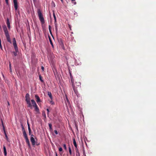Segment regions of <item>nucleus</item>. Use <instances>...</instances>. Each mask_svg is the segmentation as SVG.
Masks as SVG:
<instances>
[{"instance_id": "nucleus-1", "label": "nucleus", "mask_w": 156, "mask_h": 156, "mask_svg": "<svg viewBox=\"0 0 156 156\" xmlns=\"http://www.w3.org/2000/svg\"><path fill=\"white\" fill-rule=\"evenodd\" d=\"M2 28L7 41L11 44L12 42L6 26L5 25L3 26Z\"/></svg>"}, {"instance_id": "nucleus-2", "label": "nucleus", "mask_w": 156, "mask_h": 156, "mask_svg": "<svg viewBox=\"0 0 156 156\" xmlns=\"http://www.w3.org/2000/svg\"><path fill=\"white\" fill-rule=\"evenodd\" d=\"M37 12L40 21L42 24H44L45 22L41 11L40 9H39L37 10Z\"/></svg>"}, {"instance_id": "nucleus-3", "label": "nucleus", "mask_w": 156, "mask_h": 156, "mask_svg": "<svg viewBox=\"0 0 156 156\" xmlns=\"http://www.w3.org/2000/svg\"><path fill=\"white\" fill-rule=\"evenodd\" d=\"M26 101L28 105L27 106L30 108H32V107L30 101V98L29 94L27 93L25 96Z\"/></svg>"}, {"instance_id": "nucleus-4", "label": "nucleus", "mask_w": 156, "mask_h": 156, "mask_svg": "<svg viewBox=\"0 0 156 156\" xmlns=\"http://www.w3.org/2000/svg\"><path fill=\"white\" fill-rule=\"evenodd\" d=\"M31 102H32L33 106L35 108V111L37 113H38L39 112V109L35 101L33 100L32 99L31 100Z\"/></svg>"}, {"instance_id": "nucleus-5", "label": "nucleus", "mask_w": 156, "mask_h": 156, "mask_svg": "<svg viewBox=\"0 0 156 156\" xmlns=\"http://www.w3.org/2000/svg\"><path fill=\"white\" fill-rule=\"evenodd\" d=\"M70 73V77L71 78V81L72 83V86H73V90L74 91L75 93L76 94L77 96L78 97V95L79 94L78 93V92L77 90L75 87V86H74V84L73 83V82L72 81V75Z\"/></svg>"}, {"instance_id": "nucleus-6", "label": "nucleus", "mask_w": 156, "mask_h": 156, "mask_svg": "<svg viewBox=\"0 0 156 156\" xmlns=\"http://www.w3.org/2000/svg\"><path fill=\"white\" fill-rule=\"evenodd\" d=\"M13 44L15 50L17 51L18 48L16 44V41L15 38H14L13 39Z\"/></svg>"}, {"instance_id": "nucleus-7", "label": "nucleus", "mask_w": 156, "mask_h": 156, "mask_svg": "<svg viewBox=\"0 0 156 156\" xmlns=\"http://www.w3.org/2000/svg\"><path fill=\"white\" fill-rule=\"evenodd\" d=\"M26 142L29 147H30V143L29 140L27 137V135L23 136Z\"/></svg>"}, {"instance_id": "nucleus-8", "label": "nucleus", "mask_w": 156, "mask_h": 156, "mask_svg": "<svg viewBox=\"0 0 156 156\" xmlns=\"http://www.w3.org/2000/svg\"><path fill=\"white\" fill-rule=\"evenodd\" d=\"M34 135L33 134L31 135L30 137V141L32 143V145L34 146L35 144V139L34 138Z\"/></svg>"}, {"instance_id": "nucleus-9", "label": "nucleus", "mask_w": 156, "mask_h": 156, "mask_svg": "<svg viewBox=\"0 0 156 156\" xmlns=\"http://www.w3.org/2000/svg\"><path fill=\"white\" fill-rule=\"evenodd\" d=\"M14 6L15 10H16L18 9V3L17 0H13Z\"/></svg>"}, {"instance_id": "nucleus-10", "label": "nucleus", "mask_w": 156, "mask_h": 156, "mask_svg": "<svg viewBox=\"0 0 156 156\" xmlns=\"http://www.w3.org/2000/svg\"><path fill=\"white\" fill-rule=\"evenodd\" d=\"M21 126L22 129L23 136H25L27 135V133L26 132V131L25 130V129H24V127L23 125L22 124L21 125Z\"/></svg>"}, {"instance_id": "nucleus-11", "label": "nucleus", "mask_w": 156, "mask_h": 156, "mask_svg": "<svg viewBox=\"0 0 156 156\" xmlns=\"http://www.w3.org/2000/svg\"><path fill=\"white\" fill-rule=\"evenodd\" d=\"M6 23V24L7 25V27H8V29L9 30H10V23L9 22V20L8 18H7V19Z\"/></svg>"}, {"instance_id": "nucleus-12", "label": "nucleus", "mask_w": 156, "mask_h": 156, "mask_svg": "<svg viewBox=\"0 0 156 156\" xmlns=\"http://www.w3.org/2000/svg\"><path fill=\"white\" fill-rule=\"evenodd\" d=\"M35 98L36 99V101L37 103L41 101V100L40 98L36 94L35 95Z\"/></svg>"}, {"instance_id": "nucleus-13", "label": "nucleus", "mask_w": 156, "mask_h": 156, "mask_svg": "<svg viewBox=\"0 0 156 156\" xmlns=\"http://www.w3.org/2000/svg\"><path fill=\"white\" fill-rule=\"evenodd\" d=\"M1 122H2V127H3V131L4 132V133L5 135V134H6V131H5V127L4 125V124H3V120H2V119H1Z\"/></svg>"}, {"instance_id": "nucleus-14", "label": "nucleus", "mask_w": 156, "mask_h": 156, "mask_svg": "<svg viewBox=\"0 0 156 156\" xmlns=\"http://www.w3.org/2000/svg\"><path fill=\"white\" fill-rule=\"evenodd\" d=\"M3 150H4V153L5 156H7V151L6 149L5 146L4 145L3 146Z\"/></svg>"}, {"instance_id": "nucleus-15", "label": "nucleus", "mask_w": 156, "mask_h": 156, "mask_svg": "<svg viewBox=\"0 0 156 156\" xmlns=\"http://www.w3.org/2000/svg\"><path fill=\"white\" fill-rule=\"evenodd\" d=\"M42 115L44 117V119L45 120L46 119V115L44 111H43L42 112Z\"/></svg>"}, {"instance_id": "nucleus-16", "label": "nucleus", "mask_w": 156, "mask_h": 156, "mask_svg": "<svg viewBox=\"0 0 156 156\" xmlns=\"http://www.w3.org/2000/svg\"><path fill=\"white\" fill-rule=\"evenodd\" d=\"M73 144H74V146L75 147L77 148V144L76 143V140L74 138L73 139Z\"/></svg>"}, {"instance_id": "nucleus-17", "label": "nucleus", "mask_w": 156, "mask_h": 156, "mask_svg": "<svg viewBox=\"0 0 156 156\" xmlns=\"http://www.w3.org/2000/svg\"><path fill=\"white\" fill-rule=\"evenodd\" d=\"M48 96H49V97H50V99H52V95H51V92H48Z\"/></svg>"}, {"instance_id": "nucleus-18", "label": "nucleus", "mask_w": 156, "mask_h": 156, "mask_svg": "<svg viewBox=\"0 0 156 156\" xmlns=\"http://www.w3.org/2000/svg\"><path fill=\"white\" fill-rule=\"evenodd\" d=\"M55 27L56 32V33H57L58 32V28H57V24L56 23V22H55Z\"/></svg>"}, {"instance_id": "nucleus-19", "label": "nucleus", "mask_w": 156, "mask_h": 156, "mask_svg": "<svg viewBox=\"0 0 156 156\" xmlns=\"http://www.w3.org/2000/svg\"><path fill=\"white\" fill-rule=\"evenodd\" d=\"M28 129L29 131V135L31 136V135H32V134H31V130L30 128V127H29V129Z\"/></svg>"}, {"instance_id": "nucleus-20", "label": "nucleus", "mask_w": 156, "mask_h": 156, "mask_svg": "<svg viewBox=\"0 0 156 156\" xmlns=\"http://www.w3.org/2000/svg\"><path fill=\"white\" fill-rule=\"evenodd\" d=\"M18 52V49L17 51H15L13 52V54L15 56H16L17 55V52Z\"/></svg>"}, {"instance_id": "nucleus-21", "label": "nucleus", "mask_w": 156, "mask_h": 156, "mask_svg": "<svg viewBox=\"0 0 156 156\" xmlns=\"http://www.w3.org/2000/svg\"><path fill=\"white\" fill-rule=\"evenodd\" d=\"M49 41H50V44H51V46L52 47V48H54V45H53V43H52V42L51 40V39L50 38H49Z\"/></svg>"}, {"instance_id": "nucleus-22", "label": "nucleus", "mask_w": 156, "mask_h": 156, "mask_svg": "<svg viewBox=\"0 0 156 156\" xmlns=\"http://www.w3.org/2000/svg\"><path fill=\"white\" fill-rule=\"evenodd\" d=\"M69 152L70 154L71 155L72 154V151H71V147H69Z\"/></svg>"}, {"instance_id": "nucleus-23", "label": "nucleus", "mask_w": 156, "mask_h": 156, "mask_svg": "<svg viewBox=\"0 0 156 156\" xmlns=\"http://www.w3.org/2000/svg\"><path fill=\"white\" fill-rule=\"evenodd\" d=\"M53 16H54V19L55 20V22H56V16H55L54 13H53Z\"/></svg>"}, {"instance_id": "nucleus-24", "label": "nucleus", "mask_w": 156, "mask_h": 156, "mask_svg": "<svg viewBox=\"0 0 156 156\" xmlns=\"http://www.w3.org/2000/svg\"><path fill=\"white\" fill-rule=\"evenodd\" d=\"M48 126H49V129H51V130L52 129V125H51V124L50 123H49L48 124Z\"/></svg>"}, {"instance_id": "nucleus-25", "label": "nucleus", "mask_w": 156, "mask_h": 156, "mask_svg": "<svg viewBox=\"0 0 156 156\" xmlns=\"http://www.w3.org/2000/svg\"><path fill=\"white\" fill-rule=\"evenodd\" d=\"M9 68H10V72L11 73H12V69H11V64L10 63V64H9Z\"/></svg>"}, {"instance_id": "nucleus-26", "label": "nucleus", "mask_w": 156, "mask_h": 156, "mask_svg": "<svg viewBox=\"0 0 156 156\" xmlns=\"http://www.w3.org/2000/svg\"><path fill=\"white\" fill-rule=\"evenodd\" d=\"M63 147L64 148V149L66 150V149H67V148H66V144H63Z\"/></svg>"}, {"instance_id": "nucleus-27", "label": "nucleus", "mask_w": 156, "mask_h": 156, "mask_svg": "<svg viewBox=\"0 0 156 156\" xmlns=\"http://www.w3.org/2000/svg\"><path fill=\"white\" fill-rule=\"evenodd\" d=\"M39 79L42 82H43L44 81L42 79L40 75L39 76Z\"/></svg>"}, {"instance_id": "nucleus-28", "label": "nucleus", "mask_w": 156, "mask_h": 156, "mask_svg": "<svg viewBox=\"0 0 156 156\" xmlns=\"http://www.w3.org/2000/svg\"><path fill=\"white\" fill-rule=\"evenodd\" d=\"M0 48L1 50H2V47L1 45V42H0Z\"/></svg>"}, {"instance_id": "nucleus-29", "label": "nucleus", "mask_w": 156, "mask_h": 156, "mask_svg": "<svg viewBox=\"0 0 156 156\" xmlns=\"http://www.w3.org/2000/svg\"><path fill=\"white\" fill-rule=\"evenodd\" d=\"M54 132H55V133L56 135L58 134V131L56 130H54Z\"/></svg>"}, {"instance_id": "nucleus-30", "label": "nucleus", "mask_w": 156, "mask_h": 156, "mask_svg": "<svg viewBox=\"0 0 156 156\" xmlns=\"http://www.w3.org/2000/svg\"><path fill=\"white\" fill-rule=\"evenodd\" d=\"M72 3L76 5V2H75V1H72Z\"/></svg>"}, {"instance_id": "nucleus-31", "label": "nucleus", "mask_w": 156, "mask_h": 156, "mask_svg": "<svg viewBox=\"0 0 156 156\" xmlns=\"http://www.w3.org/2000/svg\"><path fill=\"white\" fill-rule=\"evenodd\" d=\"M59 151H62V147H60L59 148Z\"/></svg>"}, {"instance_id": "nucleus-32", "label": "nucleus", "mask_w": 156, "mask_h": 156, "mask_svg": "<svg viewBox=\"0 0 156 156\" xmlns=\"http://www.w3.org/2000/svg\"><path fill=\"white\" fill-rule=\"evenodd\" d=\"M5 1L6 4L7 5H8L9 4L8 0H5Z\"/></svg>"}, {"instance_id": "nucleus-33", "label": "nucleus", "mask_w": 156, "mask_h": 156, "mask_svg": "<svg viewBox=\"0 0 156 156\" xmlns=\"http://www.w3.org/2000/svg\"><path fill=\"white\" fill-rule=\"evenodd\" d=\"M48 28H49V30H51V26H50V25L49 26Z\"/></svg>"}, {"instance_id": "nucleus-34", "label": "nucleus", "mask_w": 156, "mask_h": 156, "mask_svg": "<svg viewBox=\"0 0 156 156\" xmlns=\"http://www.w3.org/2000/svg\"><path fill=\"white\" fill-rule=\"evenodd\" d=\"M46 110L47 111V114L48 115V114H49V109L48 108H47L46 109Z\"/></svg>"}, {"instance_id": "nucleus-35", "label": "nucleus", "mask_w": 156, "mask_h": 156, "mask_svg": "<svg viewBox=\"0 0 156 156\" xmlns=\"http://www.w3.org/2000/svg\"><path fill=\"white\" fill-rule=\"evenodd\" d=\"M41 69H42V71H44V67L43 66H41Z\"/></svg>"}, {"instance_id": "nucleus-36", "label": "nucleus", "mask_w": 156, "mask_h": 156, "mask_svg": "<svg viewBox=\"0 0 156 156\" xmlns=\"http://www.w3.org/2000/svg\"><path fill=\"white\" fill-rule=\"evenodd\" d=\"M5 137H6V139L7 140H8V136H7V134H5Z\"/></svg>"}, {"instance_id": "nucleus-37", "label": "nucleus", "mask_w": 156, "mask_h": 156, "mask_svg": "<svg viewBox=\"0 0 156 156\" xmlns=\"http://www.w3.org/2000/svg\"><path fill=\"white\" fill-rule=\"evenodd\" d=\"M27 125H28V129H29V127H30V126L29 123H28V122H27Z\"/></svg>"}, {"instance_id": "nucleus-38", "label": "nucleus", "mask_w": 156, "mask_h": 156, "mask_svg": "<svg viewBox=\"0 0 156 156\" xmlns=\"http://www.w3.org/2000/svg\"><path fill=\"white\" fill-rule=\"evenodd\" d=\"M66 99L67 101L68 102H69V101L66 96Z\"/></svg>"}, {"instance_id": "nucleus-39", "label": "nucleus", "mask_w": 156, "mask_h": 156, "mask_svg": "<svg viewBox=\"0 0 156 156\" xmlns=\"http://www.w3.org/2000/svg\"><path fill=\"white\" fill-rule=\"evenodd\" d=\"M80 82H79V83H78V84L77 86H80Z\"/></svg>"}, {"instance_id": "nucleus-40", "label": "nucleus", "mask_w": 156, "mask_h": 156, "mask_svg": "<svg viewBox=\"0 0 156 156\" xmlns=\"http://www.w3.org/2000/svg\"><path fill=\"white\" fill-rule=\"evenodd\" d=\"M49 32H50V34H51L52 33H51V30H49Z\"/></svg>"}, {"instance_id": "nucleus-41", "label": "nucleus", "mask_w": 156, "mask_h": 156, "mask_svg": "<svg viewBox=\"0 0 156 156\" xmlns=\"http://www.w3.org/2000/svg\"><path fill=\"white\" fill-rule=\"evenodd\" d=\"M74 15L76 14H77V13H76V12H74Z\"/></svg>"}, {"instance_id": "nucleus-42", "label": "nucleus", "mask_w": 156, "mask_h": 156, "mask_svg": "<svg viewBox=\"0 0 156 156\" xmlns=\"http://www.w3.org/2000/svg\"><path fill=\"white\" fill-rule=\"evenodd\" d=\"M52 2L54 4H53V5H54V7L55 6V4L53 2Z\"/></svg>"}, {"instance_id": "nucleus-43", "label": "nucleus", "mask_w": 156, "mask_h": 156, "mask_svg": "<svg viewBox=\"0 0 156 156\" xmlns=\"http://www.w3.org/2000/svg\"><path fill=\"white\" fill-rule=\"evenodd\" d=\"M52 2L54 4H53V5H54V7L55 6V4L53 2Z\"/></svg>"}, {"instance_id": "nucleus-44", "label": "nucleus", "mask_w": 156, "mask_h": 156, "mask_svg": "<svg viewBox=\"0 0 156 156\" xmlns=\"http://www.w3.org/2000/svg\"><path fill=\"white\" fill-rule=\"evenodd\" d=\"M8 105H9V102L8 101Z\"/></svg>"}, {"instance_id": "nucleus-45", "label": "nucleus", "mask_w": 156, "mask_h": 156, "mask_svg": "<svg viewBox=\"0 0 156 156\" xmlns=\"http://www.w3.org/2000/svg\"><path fill=\"white\" fill-rule=\"evenodd\" d=\"M61 2L63 3V0H61Z\"/></svg>"}, {"instance_id": "nucleus-46", "label": "nucleus", "mask_w": 156, "mask_h": 156, "mask_svg": "<svg viewBox=\"0 0 156 156\" xmlns=\"http://www.w3.org/2000/svg\"><path fill=\"white\" fill-rule=\"evenodd\" d=\"M55 155H56V156H58L57 154L56 153Z\"/></svg>"}, {"instance_id": "nucleus-47", "label": "nucleus", "mask_w": 156, "mask_h": 156, "mask_svg": "<svg viewBox=\"0 0 156 156\" xmlns=\"http://www.w3.org/2000/svg\"><path fill=\"white\" fill-rule=\"evenodd\" d=\"M69 28L71 29V27H70V26H69Z\"/></svg>"}, {"instance_id": "nucleus-48", "label": "nucleus", "mask_w": 156, "mask_h": 156, "mask_svg": "<svg viewBox=\"0 0 156 156\" xmlns=\"http://www.w3.org/2000/svg\"><path fill=\"white\" fill-rule=\"evenodd\" d=\"M71 1H75V0H71Z\"/></svg>"}]
</instances>
